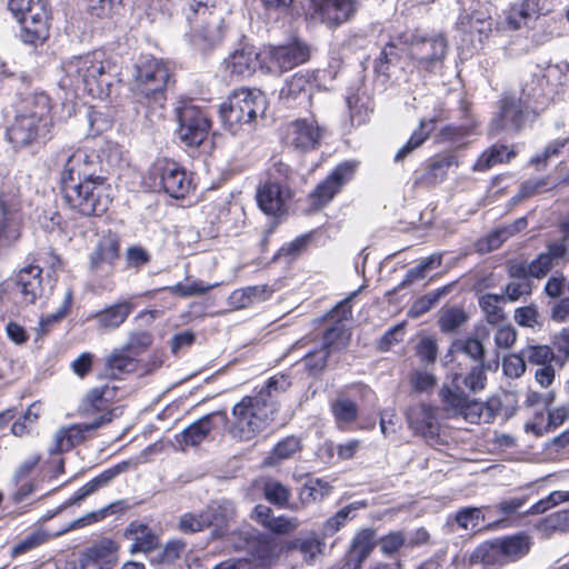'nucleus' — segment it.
Listing matches in <instances>:
<instances>
[{
    "label": "nucleus",
    "mask_w": 569,
    "mask_h": 569,
    "mask_svg": "<svg viewBox=\"0 0 569 569\" xmlns=\"http://www.w3.org/2000/svg\"><path fill=\"white\" fill-rule=\"evenodd\" d=\"M376 547V530L373 528L360 529L351 540L346 553L347 565L352 569H360Z\"/></svg>",
    "instance_id": "72a5a7b5"
},
{
    "label": "nucleus",
    "mask_w": 569,
    "mask_h": 569,
    "mask_svg": "<svg viewBox=\"0 0 569 569\" xmlns=\"http://www.w3.org/2000/svg\"><path fill=\"white\" fill-rule=\"evenodd\" d=\"M64 77L70 86L81 88L93 98L109 94L116 64L103 50H93L63 62Z\"/></svg>",
    "instance_id": "7ed1b4c3"
},
{
    "label": "nucleus",
    "mask_w": 569,
    "mask_h": 569,
    "mask_svg": "<svg viewBox=\"0 0 569 569\" xmlns=\"http://www.w3.org/2000/svg\"><path fill=\"white\" fill-rule=\"evenodd\" d=\"M50 535L44 532L41 529H37L29 533L26 538L18 541L11 549L10 556L11 558H18L29 551L42 546L47 541H49Z\"/></svg>",
    "instance_id": "13d9d810"
},
{
    "label": "nucleus",
    "mask_w": 569,
    "mask_h": 569,
    "mask_svg": "<svg viewBox=\"0 0 569 569\" xmlns=\"http://www.w3.org/2000/svg\"><path fill=\"white\" fill-rule=\"evenodd\" d=\"M187 543L182 539L168 540L154 557V562L163 566L174 565L186 552Z\"/></svg>",
    "instance_id": "6e6d98bb"
},
{
    "label": "nucleus",
    "mask_w": 569,
    "mask_h": 569,
    "mask_svg": "<svg viewBox=\"0 0 569 569\" xmlns=\"http://www.w3.org/2000/svg\"><path fill=\"white\" fill-rule=\"evenodd\" d=\"M505 296L496 293H483L478 298V305L483 313L486 322L490 326L507 321L503 310Z\"/></svg>",
    "instance_id": "c03bdc74"
},
{
    "label": "nucleus",
    "mask_w": 569,
    "mask_h": 569,
    "mask_svg": "<svg viewBox=\"0 0 569 569\" xmlns=\"http://www.w3.org/2000/svg\"><path fill=\"white\" fill-rule=\"evenodd\" d=\"M332 490L330 482L321 478H311L299 489L298 499L300 505L306 507L322 501L331 495Z\"/></svg>",
    "instance_id": "49530a36"
},
{
    "label": "nucleus",
    "mask_w": 569,
    "mask_h": 569,
    "mask_svg": "<svg viewBox=\"0 0 569 569\" xmlns=\"http://www.w3.org/2000/svg\"><path fill=\"white\" fill-rule=\"evenodd\" d=\"M14 108L16 113L19 116H24L37 123L46 124L49 129L53 126L51 98L46 92H32L22 96Z\"/></svg>",
    "instance_id": "a878e982"
},
{
    "label": "nucleus",
    "mask_w": 569,
    "mask_h": 569,
    "mask_svg": "<svg viewBox=\"0 0 569 569\" xmlns=\"http://www.w3.org/2000/svg\"><path fill=\"white\" fill-rule=\"evenodd\" d=\"M60 193L64 208L80 218H101L113 201L112 189L106 177L66 186Z\"/></svg>",
    "instance_id": "20e7f679"
},
{
    "label": "nucleus",
    "mask_w": 569,
    "mask_h": 569,
    "mask_svg": "<svg viewBox=\"0 0 569 569\" xmlns=\"http://www.w3.org/2000/svg\"><path fill=\"white\" fill-rule=\"evenodd\" d=\"M478 121L470 120L469 122H462L460 124L447 123L442 126L435 136V142L439 144H450L457 153L458 149L466 148L468 146L467 139L477 133Z\"/></svg>",
    "instance_id": "f704fd0d"
},
{
    "label": "nucleus",
    "mask_w": 569,
    "mask_h": 569,
    "mask_svg": "<svg viewBox=\"0 0 569 569\" xmlns=\"http://www.w3.org/2000/svg\"><path fill=\"white\" fill-rule=\"evenodd\" d=\"M367 502L355 501L351 502L343 508L339 509L335 515L328 518L321 527V533L323 537H332L335 536L341 528H343L348 521L352 520L356 515L355 511L360 508H366Z\"/></svg>",
    "instance_id": "de8ad7c7"
},
{
    "label": "nucleus",
    "mask_w": 569,
    "mask_h": 569,
    "mask_svg": "<svg viewBox=\"0 0 569 569\" xmlns=\"http://www.w3.org/2000/svg\"><path fill=\"white\" fill-rule=\"evenodd\" d=\"M319 70L298 71L288 78L280 90V100L288 108L312 107L315 90L319 87Z\"/></svg>",
    "instance_id": "dca6fc26"
},
{
    "label": "nucleus",
    "mask_w": 569,
    "mask_h": 569,
    "mask_svg": "<svg viewBox=\"0 0 569 569\" xmlns=\"http://www.w3.org/2000/svg\"><path fill=\"white\" fill-rule=\"evenodd\" d=\"M555 400L556 392L553 390L546 392L528 390L526 393L525 406L533 410L537 423L541 425L545 419V411L549 410Z\"/></svg>",
    "instance_id": "8fccbe9b"
},
{
    "label": "nucleus",
    "mask_w": 569,
    "mask_h": 569,
    "mask_svg": "<svg viewBox=\"0 0 569 569\" xmlns=\"http://www.w3.org/2000/svg\"><path fill=\"white\" fill-rule=\"evenodd\" d=\"M178 121L177 134L187 147H200L208 138L212 120L207 111L190 98L178 100L174 108Z\"/></svg>",
    "instance_id": "9d476101"
},
{
    "label": "nucleus",
    "mask_w": 569,
    "mask_h": 569,
    "mask_svg": "<svg viewBox=\"0 0 569 569\" xmlns=\"http://www.w3.org/2000/svg\"><path fill=\"white\" fill-rule=\"evenodd\" d=\"M569 261V248L563 241H552L547 244V251L541 252L529 263L531 278H545L553 267Z\"/></svg>",
    "instance_id": "bb28decb"
},
{
    "label": "nucleus",
    "mask_w": 569,
    "mask_h": 569,
    "mask_svg": "<svg viewBox=\"0 0 569 569\" xmlns=\"http://www.w3.org/2000/svg\"><path fill=\"white\" fill-rule=\"evenodd\" d=\"M250 517L259 526L273 535H289L298 527L296 518H288L283 515L276 517L270 507L261 503L253 508Z\"/></svg>",
    "instance_id": "473e14b6"
},
{
    "label": "nucleus",
    "mask_w": 569,
    "mask_h": 569,
    "mask_svg": "<svg viewBox=\"0 0 569 569\" xmlns=\"http://www.w3.org/2000/svg\"><path fill=\"white\" fill-rule=\"evenodd\" d=\"M263 111L264 100L260 91L238 88L220 103L218 117L224 130L237 134L243 126L254 122Z\"/></svg>",
    "instance_id": "6e6552de"
},
{
    "label": "nucleus",
    "mask_w": 569,
    "mask_h": 569,
    "mask_svg": "<svg viewBox=\"0 0 569 569\" xmlns=\"http://www.w3.org/2000/svg\"><path fill=\"white\" fill-rule=\"evenodd\" d=\"M453 348L456 351H461L470 357L478 365L485 363L486 350L483 343L478 338L467 337L465 339L457 340L453 343Z\"/></svg>",
    "instance_id": "0e129e2a"
},
{
    "label": "nucleus",
    "mask_w": 569,
    "mask_h": 569,
    "mask_svg": "<svg viewBox=\"0 0 569 569\" xmlns=\"http://www.w3.org/2000/svg\"><path fill=\"white\" fill-rule=\"evenodd\" d=\"M121 256V239L112 230H107L98 239L94 248L88 256L90 271L99 272L104 268L114 269Z\"/></svg>",
    "instance_id": "b1692460"
},
{
    "label": "nucleus",
    "mask_w": 569,
    "mask_h": 569,
    "mask_svg": "<svg viewBox=\"0 0 569 569\" xmlns=\"http://www.w3.org/2000/svg\"><path fill=\"white\" fill-rule=\"evenodd\" d=\"M322 232L319 228L312 229L306 233L296 237L292 241L283 243L274 253L273 260L287 259L289 261L298 259L309 247H318L319 238Z\"/></svg>",
    "instance_id": "ea45409f"
},
{
    "label": "nucleus",
    "mask_w": 569,
    "mask_h": 569,
    "mask_svg": "<svg viewBox=\"0 0 569 569\" xmlns=\"http://www.w3.org/2000/svg\"><path fill=\"white\" fill-rule=\"evenodd\" d=\"M310 48L305 42L295 40L271 49V61L281 70L288 71L309 61Z\"/></svg>",
    "instance_id": "c756f323"
},
{
    "label": "nucleus",
    "mask_w": 569,
    "mask_h": 569,
    "mask_svg": "<svg viewBox=\"0 0 569 569\" xmlns=\"http://www.w3.org/2000/svg\"><path fill=\"white\" fill-rule=\"evenodd\" d=\"M468 319L462 308L451 307L446 309L439 318V327L442 332H452L460 328Z\"/></svg>",
    "instance_id": "338daca9"
},
{
    "label": "nucleus",
    "mask_w": 569,
    "mask_h": 569,
    "mask_svg": "<svg viewBox=\"0 0 569 569\" xmlns=\"http://www.w3.org/2000/svg\"><path fill=\"white\" fill-rule=\"evenodd\" d=\"M214 286L207 283L200 279L193 280L188 284L182 282H178L173 286L163 287L161 290L170 293L171 296L179 298H189L192 296L206 295L210 291Z\"/></svg>",
    "instance_id": "4d7b16f0"
},
{
    "label": "nucleus",
    "mask_w": 569,
    "mask_h": 569,
    "mask_svg": "<svg viewBox=\"0 0 569 569\" xmlns=\"http://www.w3.org/2000/svg\"><path fill=\"white\" fill-rule=\"evenodd\" d=\"M290 386L289 376L279 373L268 378L260 389L254 388V395L244 396L232 407L229 433L248 441L264 431L278 411V395Z\"/></svg>",
    "instance_id": "f257e3e1"
},
{
    "label": "nucleus",
    "mask_w": 569,
    "mask_h": 569,
    "mask_svg": "<svg viewBox=\"0 0 569 569\" xmlns=\"http://www.w3.org/2000/svg\"><path fill=\"white\" fill-rule=\"evenodd\" d=\"M409 429L426 441H436L439 438L440 425L435 407L419 402L409 406L405 411Z\"/></svg>",
    "instance_id": "5701e85b"
},
{
    "label": "nucleus",
    "mask_w": 569,
    "mask_h": 569,
    "mask_svg": "<svg viewBox=\"0 0 569 569\" xmlns=\"http://www.w3.org/2000/svg\"><path fill=\"white\" fill-rule=\"evenodd\" d=\"M123 537L131 540L130 553H150L159 547V536L140 520H132L123 530Z\"/></svg>",
    "instance_id": "7c9ffc66"
},
{
    "label": "nucleus",
    "mask_w": 569,
    "mask_h": 569,
    "mask_svg": "<svg viewBox=\"0 0 569 569\" xmlns=\"http://www.w3.org/2000/svg\"><path fill=\"white\" fill-rule=\"evenodd\" d=\"M449 119V114L442 104H439L433 109V114L430 118H422L419 121L418 127L412 131L409 140L417 147L420 148L436 130L438 122Z\"/></svg>",
    "instance_id": "a18cd8bd"
},
{
    "label": "nucleus",
    "mask_w": 569,
    "mask_h": 569,
    "mask_svg": "<svg viewBox=\"0 0 569 569\" xmlns=\"http://www.w3.org/2000/svg\"><path fill=\"white\" fill-rule=\"evenodd\" d=\"M203 233L214 239L220 236L222 228L228 223L230 216V206L223 200L210 201L202 206Z\"/></svg>",
    "instance_id": "c9c22d12"
},
{
    "label": "nucleus",
    "mask_w": 569,
    "mask_h": 569,
    "mask_svg": "<svg viewBox=\"0 0 569 569\" xmlns=\"http://www.w3.org/2000/svg\"><path fill=\"white\" fill-rule=\"evenodd\" d=\"M459 166L460 159L455 150L437 152L422 163L421 172L416 177L413 184L423 188L436 187L448 178L450 169H457Z\"/></svg>",
    "instance_id": "6ab92c4d"
},
{
    "label": "nucleus",
    "mask_w": 569,
    "mask_h": 569,
    "mask_svg": "<svg viewBox=\"0 0 569 569\" xmlns=\"http://www.w3.org/2000/svg\"><path fill=\"white\" fill-rule=\"evenodd\" d=\"M120 545L111 538H102L87 550L88 559L93 563L114 565L118 561Z\"/></svg>",
    "instance_id": "09e8293b"
},
{
    "label": "nucleus",
    "mask_w": 569,
    "mask_h": 569,
    "mask_svg": "<svg viewBox=\"0 0 569 569\" xmlns=\"http://www.w3.org/2000/svg\"><path fill=\"white\" fill-rule=\"evenodd\" d=\"M301 450V439L297 436H287L273 446L268 458L270 462H279L291 458Z\"/></svg>",
    "instance_id": "5fc2aeb1"
},
{
    "label": "nucleus",
    "mask_w": 569,
    "mask_h": 569,
    "mask_svg": "<svg viewBox=\"0 0 569 569\" xmlns=\"http://www.w3.org/2000/svg\"><path fill=\"white\" fill-rule=\"evenodd\" d=\"M325 132V127L313 116L298 118L287 124L284 142L293 150L306 153L320 148Z\"/></svg>",
    "instance_id": "f3484780"
},
{
    "label": "nucleus",
    "mask_w": 569,
    "mask_h": 569,
    "mask_svg": "<svg viewBox=\"0 0 569 569\" xmlns=\"http://www.w3.org/2000/svg\"><path fill=\"white\" fill-rule=\"evenodd\" d=\"M119 388L104 385L87 391L79 406V413L84 418H92L93 428H101L110 423L114 418V403Z\"/></svg>",
    "instance_id": "4468645a"
},
{
    "label": "nucleus",
    "mask_w": 569,
    "mask_h": 569,
    "mask_svg": "<svg viewBox=\"0 0 569 569\" xmlns=\"http://www.w3.org/2000/svg\"><path fill=\"white\" fill-rule=\"evenodd\" d=\"M266 291L264 286H249L240 289H236L230 295V303L236 309H244L250 307L256 298L263 295Z\"/></svg>",
    "instance_id": "052dcab7"
},
{
    "label": "nucleus",
    "mask_w": 569,
    "mask_h": 569,
    "mask_svg": "<svg viewBox=\"0 0 569 569\" xmlns=\"http://www.w3.org/2000/svg\"><path fill=\"white\" fill-rule=\"evenodd\" d=\"M461 373H455L450 383H445L439 391L441 405L452 417H458L468 398L460 386Z\"/></svg>",
    "instance_id": "79ce46f5"
},
{
    "label": "nucleus",
    "mask_w": 569,
    "mask_h": 569,
    "mask_svg": "<svg viewBox=\"0 0 569 569\" xmlns=\"http://www.w3.org/2000/svg\"><path fill=\"white\" fill-rule=\"evenodd\" d=\"M378 545L383 556L392 557L403 547H407L406 535L402 530L389 531L379 538Z\"/></svg>",
    "instance_id": "e2e57ef3"
},
{
    "label": "nucleus",
    "mask_w": 569,
    "mask_h": 569,
    "mask_svg": "<svg viewBox=\"0 0 569 569\" xmlns=\"http://www.w3.org/2000/svg\"><path fill=\"white\" fill-rule=\"evenodd\" d=\"M216 413H208L192 422L183 431L176 436V440L180 446H198L200 445L213 429L212 418Z\"/></svg>",
    "instance_id": "37998d69"
},
{
    "label": "nucleus",
    "mask_w": 569,
    "mask_h": 569,
    "mask_svg": "<svg viewBox=\"0 0 569 569\" xmlns=\"http://www.w3.org/2000/svg\"><path fill=\"white\" fill-rule=\"evenodd\" d=\"M21 202L17 194L0 186V249L20 236Z\"/></svg>",
    "instance_id": "412c9836"
},
{
    "label": "nucleus",
    "mask_w": 569,
    "mask_h": 569,
    "mask_svg": "<svg viewBox=\"0 0 569 569\" xmlns=\"http://www.w3.org/2000/svg\"><path fill=\"white\" fill-rule=\"evenodd\" d=\"M146 183L156 192H163L170 198L182 200L193 194L197 189L194 173L168 157H158L150 166Z\"/></svg>",
    "instance_id": "0eeeda50"
},
{
    "label": "nucleus",
    "mask_w": 569,
    "mask_h": 569,
    "mask_svg": "<svg viewBox=\"0 0 569 569\" xmlns=\"http://www.w3.org/2000/svg\"><path fill=\"white\" fill-rule=\"evenodd\" d=\"M360 289L351 292L347 298L338 302L330 311L327 312L326 318L332 319L335 323L332 326H339L345 333L343 322L352 318V306L351 301L357 297Z\"/></svg>",
    "instance_id": "680f3d73"
},
{
    "label": "nucleus",
    "mask_w": 569,
    "mask_h": 569,
    "mask_svg": "<svg viewBox=\"0 0 569 569\" xmlns=\"http://www.w3.org/2000/svg\"><path fill=\"white\" fill-rule=\"evenodd\" d=\"M342 329L339 326H330L323 331V343L320 348L308 352L302 362L305 369L310 376L320 375L327 367L331 353V348L341 339Z\"/></svg>",
    "instance_id": "cd10ccee"
},
{
    "label": "nucleus",
    "mask_w": 569,
    "mask_h": 569,
    "mask_svg": "<svg viewBox=\"0 0 569 569\" xmlns=\"http://www.w3.org/2000/svg\"><path fill=\"white\" fill-rule=\"evenodd\" d=\"M532 540L526 532H516L486 540L468 556L470 567L480 565L482 569H501L525 558L531 550Z\"/></svg>",
    "instance_id": "39448f33"
},
{
    "label": "nucleus",
    "mask_w": 569,
    "mask_h": 569,
    "mask_svg": "<svg viewBox=\"0 0 569 569\" xmlns=\"http://www.w3.org/2000/svg\"><path fill=\"white\" fill-rule=\"evenodd\" d=\"M98 161L93 154L84 149H61L56 153L54 166L60 167L58 186L59 190L66 186L86 182L101 177L98 173Z\"/></svg>",
    "instance_id": "9b49d317"
},
{
    "label": "nucleus",
    "mask_w": 569,
    "mask_h": 569,
    "mask_svg": "<svg viewBox=\"0 0 569 569\" xmlns=\"http://www.w3.org/2000/svg\"><path fill=\"white\" fill-rule=\"evenodd\" d=\"M93 425L88 423H74L67 428L60 429L56 435V443L53 451L56 452H68L74 447L83 443L90 432L97 430Z\"/></svg>",
    "instance_id": "a19ab883"
},
{
    "label": "nucleus",
    "mask_w": 569,
    "mask_h": 569,
    "mask_svg": "<svg viewBox=\"0 0 569 569\" xmlns=\"http://www.w3.org/2000/svg\"><path fill=\"white\" fill-rule=\"evenodd\" d=\"M136 309L133 298L121 299L94 313L93 318L102 330L119 328Z\"/></svg>",
    "instance_id": "e433bc0d"
},
{
    "label": "nucleus",
    "mask_w": 569,
    "mask_h": 569,
    "mask_svg": "<svg viewBox=\"0 0 569 569\" xmlns=\"http://www.w3.org/2000/svg\"><path fill=\"white\" fill-rule=\"evenodd\" d=\"M106 368L112 378H120L121 375L136 371L138 362L123 351L116 350L107 357Z\"/></svg>",
    "instance_id": "603ef678"
},
{
    "label": "nucleus",
    "mask_w": 569,
    "mask_h": 569,
    "mask_svg": "<svg viewBox=\"0 0 569 569\" xmlns=\"http://www.w3.org/2000/svg\"><path fill=\"white\" fill-rule=\"evenodd\" d=\"M569 491H552L547 497L538 500L528 510L521 511V517L530 515H542L556 505L568 501Z\"/></svg>",
    "instance_id": "69168bd1"
},
{
    "label": "nucleus",
    "mask_w": 569,
    "mask_h": 569,
    "mask_svg": "<svg viewBox=\"0 0 569 569\" xmlns=\"http://www.w3.org/2000/svg\"><path fill=\"white\" fill-rule=\"evenodd\" d=\"M217 0H188L186 16L193 30L209 44L222 41L223 18L213 11Z\"/></svg>",
    "instance_id": "f8f14e48"
},
{
    "label": "nucleus",
    "mask_w": 569,
    "mask_h": 569,
    "mask_svg": "<svg viewBox=\"0 0 569 569\" xmlns=\"http://www.w3.org/2000/svg\"><path fill=\"white\" fill-rule=\"evenodd\" d=\"M42 268L30 263L19 269L11 278V291L19 297L20 302L33 305L42 296Z\"/></svg>",
    "instance_id": "4be33fe9"
},
{
    "label": "nucleus",
    "mask_w": 569,
    "mask_h": 569,
    "mask_svg": "<svg viewBox=\"0 0 569 569\" xmlns=\"http://www.w3.org/2000/svg\"><path fill=\"white\" fill-rule=\"evenodd\" d=\"M522 349L527 362L533 366L549 365L556 359L553 350L547 345L526 346Z\"/></svg>",
    "instance_id": "774afa93"
},
{
    "label": "nucleus",
    "mask_w": 569,
    "mask_h": 569,
    "mask_svg": "<svg viewBox=\"0 0 569 569\" xmlns=\"http://www.w3.org/2000/svg\"><path fill=\"white\" fill-rule=\"evenodd\" d=\"M254 486L259 488L263 498L279 509H298L297 505H290L291 490L281 481L266 477L257 480Z\"/></svg>",
    "instance_id": "4c0bfd02"
},
{
    "label": "nucleus",
    "mask_w": 569,
    "mask_h": 569,
    "mask_svg": "<svg viewBox=\"0 0 569 569\" xmlns=\"http://www.w3.org/2000/svg\"><path fill=\"white\" fill-rule=\"evenodd\" d=\"M448 48V41L442 36H413L408 43V57L419 72L433 73L442 67Z\"/></svg>",
    "instance_id": "ddd939ff"
},
{
    "label": "nucleus",
    "mask_w": 569,
    "mask_h": 569,
    "mask_svg": "<svg viewBox=\"0 0 569 569\" xmlns=\"http://www.w3.org/2000/svg\"><path fill=\"white\" fill-rule=\"evenodd\" d=\"M49 128L16 113L13 121L7 127L6 138L14 150H22L49 139Z\"/></svg>",
    "instance_id": "a211bd4d"
},
{
    "label": "nucleus",
    "mask_w": 569,
    "mask_h": 569,
    "mask_svg": "<svg viewBox=\"0 0 569 569\" xmlns=\"http://www.w3.org/2000/svg\"><path fill=\"white\" fill-rule=\"evenodd\" d=\"M357 7V0H306L305 16L310 22L336 29L355 17Z\"/></svg>",
    "instance_id": "2eb2a0df"
},
{
    "label": "nucleus",
    "mask_w": 569,
    "mask_h": 569,
    "mask_svg": "<svg viewBox=\"0 0 569 569\" xmlns=\"http://www.w3.org/2000/svg\"><path fill=\"white\" fill-rule=\"evenodd\" d=\"M259 57L260 54L254 46L248 43L241 44L226 59V70L229 71L231 76L241 78L250 77L260 64Z\"/></svg>",
    "instance_id": "2f4dec72"
},
{
    "label": "nucleus",
    "mask_w": 569,
    "mask_h": 569,
    "mask_svg": "<svg viewBox=\"0 0 569 569\" xmlns=\"http://www.w3.org/2000/svg\"><path fill=\"white\" fill-rule=\"evenodd\" d=\"M357 168L358 163L353 160L338 163L306 196L307 212L318 213L328 207L353 180Z\"/></svg>",
    "instance_id": "1a4fd4ad"
},
{
    "label": "nucleus",
    "mask_w": 569,
    "mask_h": 569,
    "mask_svg": "<svg viewBox=\"0 0 569 569\" xmlns=\"http://www.w3.org/2000/svg\"><path fill=\"white\" fill-rule=\"evenodd\" d=\"M456 521L465 530H475L480 526V522L487 523L485 507L461 508L456 515Z\"/></svg>",
    "instance_id": "bf43d9fd"
},
{
    "label": "nucleus",
    "mask_w": 569,
    "mask_h": 569,
    "mask_svg": "<svg viewBox=\"0 0 569 569\" xmlns=\"http://www.w3.org/2000/svg\"><path fill=\"white\" fill-rule=\"evenodd\" d=\"M527 493L503 499L493 506H483L486 511L487 528H507L511 522L521 518V509L529 501Z\"/></svg>",
    "instance_id": "393cba45"
},
{
    "label": "nucleus",
    "mask_w": 569,
    "mask_h": 569,
    "mask_svg": "<svg viewBox=\"0 0 569 569\" xmlns=\"http://www.w3.org/2000/svg\"><path fill=\"white\" fill-rule=\"evenodd\" d=\"M541 14V0H517L503 10V22L508 30L528 27Z\"/></svg>",
    "instance_id": "c85d7f7f"
},
{
    "label": "nucleus",
    "mask_w": 569,
    "mask_h": 569,
    "mask_svg": "<svg viewBox=\"0 0 569 569\" xmlns=\"http://www.w3.org/2000/svg\"><path fill=\"white\" fill-rule=\"evenodd\" d=\"M517 151L513 147L509 148L503 143H493L485 149L476 159L472 164V170L476 172H486L495 166L509 163L516 158Z\"/></svg>",
    "instance_id": "58836bf2"
},
{
    "label": "nucleus",
    "mask_w": 569,
    "mask_h": 569,
    "mask_svg": "<svg viewBox=\"0 0 569 569\" xmlns=\"http://www.w3.org/2000/svg\"><path fill=\"white\" fill-rule=\"evenodd\" d=\"M292 170L282 161L272 163L267 170L264 179L256 189L258 208L268 217L283 219L288 216L293 190L290 186Z\"/></svg>",
    "instance_id": "423d86ee"
},
{
    "label": "nucleus",
    "mask_w": 569,
    "mask_h": 569,
    "mask_svg": "<svg viewBox=\"0 0 569 569\" xmlns=\"http://www.w3.org/2000/svg\"><path fill=\"white\" fill-rule=\"evenodd\" d=\"M501 127L510 126L513 130L519 131L525 122V111L519 101L515 99H503L500 106Z\"/></svg>",
    "instance_id": "3c124183"
},
{
    "label": "nucleus",
    "mask_w": 569,
    "mask_h": 569,
    "mask_svg": "<svg viewBox=\"0 0 569 569\" xmlns=\"http://www.w3.org/2000/svg\"><path fill=\"white\" fill-rule=\"evenodd\" d=\"M330 409L335 421L339 427L341 425H350L355 422L359 416L357 403L349 398L336 399L331 402Z\"/></svg>",
    "instance_id": "864d4df0"
},
{
    "label": "nucleus",
    "mask_w": 569,
    "mask_h": 569,
    "mask_svg": "<svg viewBox=\"0 0 569 569\" xmlns=\"http://www.w3.org/2000/svg\"><path fill=\"white\" fill-rule=\"evenodd\" d=\"M177 83L172 63L154 56L142 57L133 66L131 92L147 108H163L168 91Z\"/></svg>",
    "instance_id": "f03ea898"
},
{
    "label": "nucleus",
    "mask_w": 569,
    "mask_h": 569,
    "mask_svg": "<svg viewBox=\"0 0 569 569\" xmlns=\"http://www.w3.org/2000/svg\"><path fill=\"white\" fill-rule=\"evenodd\" d=\"M52 13L48 1L37 3L33 10L19 23L20 40L26 44L41 46L50 37Z\"/></svg>",
    "instance_id": "aec40b11"
}]
</instances>
